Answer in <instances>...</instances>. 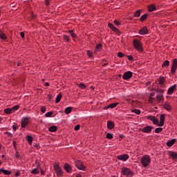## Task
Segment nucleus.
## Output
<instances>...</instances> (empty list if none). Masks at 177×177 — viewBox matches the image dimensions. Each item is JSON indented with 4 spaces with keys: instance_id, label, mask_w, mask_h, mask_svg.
Segmentation results:
<instances>
[{
    "instance_id": "1",
    "label": "nucleus",
    "mask_w": 177,
    "mask_h": 177,
    "mask_svg": "<svg viewBox=\"0 0 177 177\" xmlns=\"http://www.w3.org/2000/svg\"><path fill=\"white\" fill-rule=\"evenodd\" d=\"M140 162L144 168H147L149 165H150L151 162V158H150V156L149 155H144L140 159Z\"/></svg>"
},
{
    "instance_id": "2",
    "label": "nucleus",
    "mask_w": 177,
    "mask_h": 177,
    "mask_svg": "<svg viewBox=\"0 0 177 177\" xmlns=\"http://www.w3.org/2000/svg\"><path fill=\"white\" fill-rule=\"evenodd\" d=\"M133 46L136 50H138V52H143V46H142V43L140 41L138 40V39H134L133 40Z\"/></svg>"
},
{
    "instance_id": "3",
    "label": "nucleus",
    "mask_w": 177,
    "mask_h": 177,
    "mask_svg": "<svg viewBox=\"0 0 177 177\" xmlns=\"http://www.w3.org/2000/svg\"><path fill=\"white\" fill-rule=\"evenodd\" d=\"M53 167L57 176H63V170L62 169V167H60V165L59 164V162L55 163Z\"/></svg>"
},
{
    "instance_id": "4",
    "label": "nucleus",
    "mask_w": 177,
    "mask_h": 177,
    "mask_svg": "<svg viewBox=\"0 0 177 177\" xmlns=\"http://www.w3.org/2000/svg\"><path fill=\"white\" fill-rule=\"evenodd\" d=\"M122 174L124 176L127 177H132L133 175V172L131 171V169L128 167H122Z\"/></svg>"
},
{
    "instance_id": "5",
    "label": "nucleus",
    "mask_w": 177,
    "mask_h": 177,
    "mask_svg": "<svg viewBox=\"0 0 177 177\" xmlns=\"http://www.w3.org/2000/svg\"><path fill=\"white\" fill-rule=\"evenodd\" d=\"M20 109V106L19 105H15L14 106L11 108H7L4 109V113L6 114H12V113H15V111H17V110H19Z\"/></svg>"
},
{
    "instance_id": "6",
    "label": "nucleus",
    "mask_w": 177,
    "mask_h": 177,
    "mask_svg": "<svg viewBox=\"0 0 177 177\" xmlns=\"http://www.w3.org/2000/svg\"><path fill=\"white\" fill-rule=\"evenodd\" d=\"M30 120H31L30 117H24L21 121V128H26V127L30 124Z\"/></svg>"
},
{
    "instance_id": "7",
    "label": "nucleus",
    "mask_w": 177,
    "mask_h": 177,
    "mask_svg": "<svg viewBox=\"0 0 177 177\" xmlns=\"http://www.w3.org/2000/svg\"><path fill=\"white\" fill-rule=\"evenodd\" d=\"M176 69H177V59H174L172 61V66L171 68V73L172 75L176 73Z\"/></svg>"
},
{
    "instance_id": "8",
    "label": "nucleus",
    "mask_w": 177,
    "mask_h": 177,
    "mask_svg": "<svg viewBox=\"0 0 177 177\" xmlns=\"http://www.w3.org/2000/svg\"><path fill=\"white\" fill-rule=\"evenodd\" d=\"M147 120H149L150 121H151L154 125L158 126L159 121H158V119L156 118V116L148 115L147 116Z\"/></svg>"
},
{
    "instance_id": "9",
    "label": "nucleus",
    "mask_w": 177,
    "mask_h": 177,
    "mask_svg": "<svg viewBox=\"0 0 177 177\" xmlns=\"http://www.w3.org/2000/svg\"><path fill=\"white\" fill-rule=\"evenodd\" d=\"M108 26L109 27V28H111V30H112V31H113V32L118 34V35L121 34V31H120V29H118V28H115V26H114L113 24L109 23Z\"/></svg>"
},
{
    "instance_id": "10",
    "label": "nucleus",
    "mask_w": 177,
    "mask_h": 177,
    "mask_svg": "<svg viewBox=\"0 0 177 177\" xmlns=\"http://www.w3.org/2000/svg\"><path fill=\"white\" fill-rule=\"evenodd\" d=\"M129 159V155L128 154H122L118 156H117V160H119L120 161H127V160Z\"/></svg>"
},
{
    "instance_id": "11",
    "label": "nucleus",
    "mask_w": 177,
    "mask_h": 177,
    "mask_svg": "<svg viewBox=\"0 0 177 177\" xmlns=\"http://www.w3.org/2000/svg\"><path fill=\"white\" fill-rule=\"evenodd\" d=\"M132 75H133V73L131 72V71H127V72H125L123 75H122V78L123 80H129L131 78H132Z\"/></svg>"
},
{
    "instance_id": "12",
    "label": "nucleus",
    "mask_w": 177,
    "mask_h": 177,
    "mask_svg": "<svg viewBox=\"0 0 177 177\" xmlns=\"http://www.w3.org/2000/svg\"><path fill=\"white\" fill-rule=\"evenodd\" d=\"M151 131H153V127L151 126H147L140 129V131L143 132L144 133H150Z\"/></svg>"
},
{
    "instance_id": "13",
    "label": "nucleus",
    "mask_w": 177,
    "mask_h": 177,
    "mask_svg": "<svg viewBox=\"0 0 177 177\" xmlns=\"http://www.w3.org/2000/svg\"><path fill=\"white\" fill-rule=\"evenodd\" d=\"M75 166L78 169H80L81 171H84V169H85V166L84 165V163H82V162L80 160L76 161Z\"/></svg>"
},
{
    "instance_id": "14",
    "label": "nucleus",
    "mask_w": 177,
    "mask_h": 177,
    "mask_svg": "<svg viewBox=\"0 0 177 177\" xmlns=\"http://www.w3.org/2000/svg\"><path fill=\"white\" fill-rule=\"evenodd\" d=\"M138 34H140V35H146L147 34H149V28H147V26L142 27V28L138 31Z\"/></svg>"
},
{
    "instance_id": "15",
    "label": "nucleus",
    "mask_w": 177,
    "mask_h": 177,
    "mask_svg": "<svg viewBox=\"0 0 177 177\" xmlns=\"http://www.w3.org/2000/svg\"><path fill=\"white\" fill-rule=\"evenodd\" d=\"M160 122H158V127H164V122H165V114H161L160 116Z\"/></svg>"
},
{
    "instance_id": "16",
    "label": "nucleus",
    "mask_w": 177,
    "mask_h": 177,
    "mask_svg": "<svg viewBox=\"0 0 177 177\" xmlns=\"http://www.w3.org/2000/svg\"><path fill=\"white\" fill-rule=\"evenodd\" d=\"M163 109L167 111H171L172 110V105H171V103L165 102L163 104Z\"/></svg>"
},
{
    "instance_id": "17",
    "label": "nucleus",
    "mask_w": 177,
    "mask_h": 177,
    "mask_svg": "<svg viewBox=\"0 0 177 177\" xmlns=\"http://www.w3.org/2000/svg\"><path fill=\"white\" fill-rule=\"evenodd\" d=\"M102 49H103V44H99L95 46V48L94 50V53L95 55H97L99 52H102Z\"/></svg>"
},
{
    "instance_id": "18",
    "label": "nucleus",
    "mask_w": 177,
    "mask_h": 177,
    "mask_svg": "<svg viewBox=\"0 0 177 177\" xmlns=\"http://www.w3.org/2000/svg\"><path fill=\"white\" fill-rule=\"evenodd\" d=\"M176 87H177L176 84H174L173 86L169 87L167 91V95H172L174 93V91L176 89Z\"/></svg>"
},
{
    "instance_id": "19",
    "label": "nucleus",
    "mask_w": 177,
    "mask_h": 177,
    "mask_svg": "<svg viewBox=\"0 0 177 177\" xmlns=\"http://www.w3.org/2000/svg\"><path fill=\"white\" fill-rule=\"evenodd\" d=\"M64 169L65 171H66V172H68V174L71 173V166H70L68 163H65Z\"/></svg>"
},
{
    "instance_id": "20",
    "label": "nucleus",
    "mask_w": 177,
    "mask_h": 177,
    "mask_svg": "<svg viewBox=\"0 0 177 177\" xmlns=\"http://www.w3.org/2000/svg\"><path fill=\"white\" fill-rule=\"evenodd\" d=\"M175 142H176V139L173 138L170 141L167 142V146L168 147H172V146H174V145H175Z\"/></svg>"
},
{
    "instance_id": "21",
    "label": "nucleus",
    "mask_w": 177,
    "mask_h": 177,
    "mask_svg": "<svg viewBox=\"0 0 177 177\" xmlns=\"http://www.w3.org/2000/svg\"><path fill=\"white\" fill-rule=\"evenodd\" d=\"M114 127H115V124H114L113 122L108 121V122H107V128H108V129H114Z\"/></svg>"
},
{
    "instance_id": "22",
    "label": "nucleus",
    "mask_w": 177,
    "mask_h": 177,
    "mask_svg": "<svg viewBox=\"0 0 177 177\" xmlns=\"http://www.w3.org/2000/svg\"><path fill=\"white\" fill-rule=\"evenodd\" d=\"M0 172H2V174H3L4 175H11L12 174V171L9 170H6L3 168L0 169Z\"/></svg>"
},
{
    "instance_id": "23",
    "label": "nucleus",
    "mask_w": 177,
    "mask_h": 177,
    "mask_svg": "<svg viewBox=\"0 0 177 177\" xmlns=\"http://www.w3.org/2000/svg\"><path fill=\"white\" fill-rule=\"evenodd\" d=\"M0 38L5 41V39H8V36L2 30H0Z\"/></svg>"
},
{
    "instance_id": "24",
    "label": "nucleus",
    "mask_w": 177,
    "mask_h": 177,
    "mask_svg": "<svg viewBox=\"0 0 177 177\" xmlns=\"http://www.w3.org/2000/svg\"><path fill=\"white\" fill-rule=\"evenodd\" d=\"M156 5L154 4H151L148 6V10L149 12H154V10H156Z\"/></svg>"
},
{
    "instance_id": "25",
    "label": "nucleus",
    "mask_w": 177,
    "mask_h": 177,
    "mask_svg": "<svg viewBox=\"0 0 177 177\" xmlns=\"http://www.w3.org/2000/svg\"><path fill=\"white\" fill-rule=\"evenodd\" d=\"M158 82L159 85H163L164 82H165V77H160L159 79H158Z\"/></svg>"
},
{
    "instance_id": "26",
    "label": "nucleus",
    "mask_w": 177,
    "mask_h": 177,
    "mask_svg": "<svg viewBox=\"0 0 177 177\" xmlns=\"http://www.w3.org/2000/svg\"><path fill=\"white\" fill-rule=\"evenodd\" d=\"M156 99L158 100V102H156V103H160V102H162V100H164V95H158L156 96Z\"/></svg>"
},
{
    "instance_id": "27",
    "label": "nucleus",
    "mask_w": 177,
    "mask_h": 177,
    "mask_svg": "<svg viewBox=\"0 0 177 177\" xmlns=\"http://www.w3.org/2000/svg\"><path fill=\"white\" fill-rule=\"evenodd\" d=\"M63 38H64V41H65V42H70V41H71V38L70 37V36H68L67 35H64Z\"/></svg>"
},
{
    "instance_id": "28",
    "label": "nucleus",
    "mask_w": 177,
    "mask_h": 177,
    "mask_svg": "<svg viewBox=\"0 0 177 177\" xmlns=\"http://www.w3.org/2000/svg\"><path fill=\"white\" fill-rule=\"evenodd\" d=\"M68 32L71 34V37H72L73 39L77 38V35L74 32V30H68Z\"/></svg>"
},
{
    "instance_id": "29",
    "label": "nucleus",
    "mask_w": 177,
    "mask_h": 177,
    "mask_svg": "<svg viewBox=\"0 0 177 177\" xmlns=\"http://www.w3.org/2000/svg\"><path fill=\"white\" fill-rule=\"evenodd\" d=\"M62 93H59L56 97L55 103H59L60 100H62Z\"/></svg>"
},
{
    "instance_id": "30",
    "label": "nucleus",
    "mask_w": 177,
    "mask_h": 177,
    "mask_svg": "<svg viewBox=\"0 0 177 177\" xmlns=\"http://www.w3.org/2000/svg\"><path fill=\"white\" fill-rule=\"evenodd\" d=\"M48 131L50 132H56V131H57V127L51 126V127H49Z\"/></svg>"
},
{
    "instance_id": "31",
    "label": "nucleus",
    "mask_w": 177,
    "mask_h": 177,
    "mask_svg": "<svg viewBox=\"0 0 177 177\" xmlns=\"http://www.w3.org/2000/svg\"><path fill=\"white\" fill-rule=\"evenodd\" d=\"M169 157H171V158H172V160H177V153L175 152H171L169 154Z\"/></svg>"
},
{
    "instance_id": "32",
    "label": "nucleus",
    "mask_w": 177,
    "mask_h": 177,
    "mask_svg": "<svg viewBox=\"0 0 177 177\" xmlns=\"http://www.w3.org/2000/svg\"><path fill=\"white\" fill-rule=\"evenodd\" d=\"M26 140L29 143V145H32V137L31 136H26Z\"/></svg>"
},
{
    "instance_id": "33",
    "label": "nucleus",
    "mask_w": 177,
    "mask_h": 177,
    "mask_svg": "<svg viewBox=\"0 0 177 177\" xmlns=\"http://www.w3.org/2000/svg\"><path fill=\"white\" fill-rule=\"evenodd\" d=\"M142 10H138L136 11L133 15V17H140V13H142Z\"/></svg>"
},
{
    "instance_id": "34",
    "label": "nucleus",
    "mask_w": 177,
    "mask_h": 177,
    "mask_svg": "<svg viewBox=\"0 0 177 177\" xmlns=\"http://www.w3.org/2000/svg\"><path fill=\"white\" fill-rule=\"evenodd\" d=\"M169 66V61L166 60L163 62V64H162V68H165V67H168Z\"/></svg>"
},
{
    "instance_id": "35",
    "label": "nucleus",
    "mask_w": 177,
    "mask_h": 177,
    "mask_svg": "<svg viewBox=\"0 0 177 177\" xmlns=\"http://www.w3.org/2000/svg\"><path fill=\"white\" fill-rule=\"evenodd\" d=\"M118 106V102L112 103L108 106L109 109H115V106Z\"/></svg>"
},
{
    "instance_id": "36",
    "label": "nucleus",
    "mask_w": 177,
    "mask_h": 177,
    "mask_svg": "<svg viewBox=\"0 0 177 177\" xmlns=\"http://www.w3.org/2000/svg\"><path fill=\"white\" fill-rule=\"evenodd\" d=\"M71 111H73V109H72L71 106H68V107L65 109V113L66 114H70V113H71Z\"/></svg>"
},
{
    "instance_id": "37",
    "label": "nucleus",
    "mask_w": 177,
    "mask_h": 177,
    "mask_svg": "<svg viewBox=\"0 0 177 177\" xmlns=\"http://www.w3.org/2000/svg\"><path fill=\"white\" fill-rule=\"evenodd\" d=\"M77 86L80 88V89H86V85L83 83L77 84Z\"/></svg>"
},
{
    "instance_id": "38",
    "label": "nucleus",
    "mask_w": 177,
    "mask_h": 177,
    "mask_svg": "<svg viewBox=\"0 0 177 177\" xmlns=\"http://www.w3.org/2000/svg\"><path fill=\"white\" fill-rule=\"evenodd\" d=\"M31 174L32 175H38V174H39V170H38V169L35 168L33 170H32Z\"/></svg>"
},
{
    "instance_id": "39",
    "label": "nucleus",
    "mask_w": 177,
    "mask_h": 177,
    "mask_svg": "<svg viewBox=\"0 0 177 177\" xmlns=\"http://www.w3.org/2000/svg\"><path fill=\"white\" fill-rule=\"evenodd\" d=\"M147 14H145L141 16V17L140 18V21H145V20H146V19H147Z\"/></svg>"
},
{
    "instance_id": "40",
    "label": "nucleus",
    "mask_w": 177,
    "mask_h": 177,
    "mask_svg": "<svg viewBox=\"0 0 177 177\" xmlns=\"http://www.w3.org/2000/svg\"><path fill=\"white\" fill-rule=\"evenodd\" d=\"M86 55L88 56V57H93V53H92V51L90 50H86Z\"/></svg>"
},
{
    "instance_id": "41",
    "label": "nucleus",
    "mask_w": 177,
    "mask_h": 177,
    "mask_svg": "<svg viewBox=\"0 0 177 177\" xmlns=\"http://www.w3.org/2000/svg\"><path fill=\"white\" fill-rule=\"evenodd\" d=\"M131 113H135V114H137L138 115H139L141 111L139 109H132Z\"/></svg>"
},
{
    "instance_id": "42",
    "label": "nucleus",
    "mask_w": 177,
    "mask_h": 177,
    "mask_svg": "<svg viewBox=\"0 0 177 177\" xmlns=\"http://www.w3.org/2000/svg\"><path fill=\"white\" fill-rule=\"evenodd\" d=\"M52 115H53V111H49L45 114L46 118L52 117Z\"/></svg>"
},
{
    "instance_id": "43",
    "label": "nucleus",
    "mask_w": 177,
    "mask_h": 177,
    "mask_svg": "<svg viewBox=\"0 0 177 177\" xmlns=\"http://www.w3.org/2000/svg\"><path fill=\"white\" fill-rule=\"evenodd\" d=\"M160 132H162V128L161 127H158L155 129V133H160Z\"/></svg>"
},
{
    "instance_id": "44",
    "label": "nucleus",
    "mask_w": 177,
    "mask_h": 177,
    "mask_svg": "<svg viewBox=\"0 0 177 177\" xmlns=\"http://www.w3.org/2000/svg\"><path fill=\"white\" fill-rule=\"evenodd\" d=\"M149 103L156 104V102H154V98L153 97H149Z\"/></svg>"
},
{
    "instance_id": "45",
    "label": "nucleus",
    "mask_w": 177,
    "mask_h": 177,
    "mask_svg": "<svg viewBox=\"0 0 177 177\" xmlns=\"http://www.w3.org/2000/svg\"><path fill=\"white\" fill-rule=\"evenodd\" d=\"M40 111H41V113H45V112L46 111V106H41Z\"/></svg>"
},
{
    "instance_id": "46",
    "label": "nucleus",
    "mask_w": 177,
    "mask_h": 177,
    "mask_svg": "<svg viewBox=\"0 0 177 177\" xmlns=\"http://www.w3.org/2000/svg\"><path fill=\"white\" fill-rule=\"evenodd\" d=\"M106 139H113V134L110 133H106Z\"/></svg>"
},
{
    "instance_id": "47",
    "label": "nucleus",
    "mask_w": 177,
    "mask_h": 177,
    "mask_svg": "<svg viewBox=\"0 0 177 177\" xmlns=\"http://www.w3.org/2000/svg\"><path fill=\"white\" fill-rule=\"evenodd\" d=\"M4 134L8 136V138H12V136H13V135L9 131L5 132Z\"/></svg>"
},
{
    "instance_id": "48",
    "label": "nucleus",
    "mask_w": 177,
    "mask_h": 177,
    "mask_svg": "<svg viewBox=\"0 0 177 177\" xmlns=\"http://www.w3.org/2000/svg\"><path fill=\"white\" fill-rule=\"evenodd\" d=\"M113 23L115 26H117V27H118L119 26H121V23H120V21H118V20H114Z\"/></svg>"
},
{
    "instance_id": "49",
    "label": "nucleus",
    "mask_w": 177,
    "mask_h": 177,
    "mask_svg": "<svg viewBox=\"0 0 177 177\" xmlns=\"http://www.w3.org/2000/svg\"><path fill=\"white\" fill-rule=\"evenodd\" d=\"M118 57H124V53L119 52L118 53Z\"/></svg>"
},
{
    "instance_id": "50",
    "label": "nucleus",
    "mask_w": 177,
    "mask_h": 177,
    "mask_svg": "<svg viewBox=\"0 0 177 177\" xmlns=\"http://www.w3.org/2000/svg\"><path fill=\"white\" fill-rule=\"evenodd\" d=\"M50 4V0H45V5H46V6H48V5Z\"/></svg>"
},
{
    "instance_id": "51",
    "label": "nucleus",
    "mask_w": 177,
    "mask_h": 177,
    "mask_svg": "<svg viewBox=\"0 0 177 177\" xmlns=\"http://www.w3.org/2000/svg\"><path fill=\"white\" fill-rule=\"evenodd\" d=\"M80 126L77 125V126L75 127L74 129H75V131H80Z\"/></svg>"
},
{
    "instance_id": "52",
    "label": "nucleus",
    "mask_w": 177,
    "mask_h": 177,
    "mask_svg": "<svg viewBox=\"0 0 177 177\" xmlns=\"http://www.w3.org/2000/svg\"><path fill=\"white\" fill-rule=\"evenodd\" d=\"M15 157L16 158H20V154L19 153V152H16Z\"/></svg>"
},
{
    "instance_id": "53",
    "label": "nucleus",
    "mask_w": 177,
    "mask_h": 177,
    "mask_svg": "<svg viewBox=\"0 0 177 177\" xmlns=\"http://www.w3.org/2000/svg\"><path fill=\"white\" fill-rule=\"evenodd\" d=\"M12 145H13L14 148L16 149V146H17V143L16 142V141H13Z\"/></svg>"
},
{
    "instance_id": "54",
    "label": "nucleus",
    "mask_w": 177,
    "mask_h": 177,
    "mask_svg": "<svg viewBox=\"0 0 177 177\" xmlns=\"http://www.w3.org/2000/svg\"><path fill=\"white\" fill-rule=\"evenodd\" d=\"M20 175H21L20 171H17V172L15 173V176H16V177L20 176Z\"/></svg>"
},
{
    "instance_id": "55",
    "label": "nucleus",
    "mask_w": 177,
    "mask_h": 177,
    "mask_svg": "<svg viewBox=\"0 0 177 177\" xmlns=\"http://www.w3.org/2000/svg\"><path fill=\"white\" fill-rule=\"evenodd\" d=\"M127 59H129V60H133V57H132L131 55H129L127 56Z\"/></svg>"
},
{
    "instance_id": "56",
    "label": "nucleus",
    "mask_w": 177,
    "mask_h": 177,
    "mask_svg": "<svg viewBox=\"0 0 177 177\" xmlns=\"http://www.w3.org/2000/svg\"><path fill=\"white\" fill-rule=\"evenodd\" d=\"M158 92H159V93H164V90L163 89H158Z\"/></svg>"
},
{
    "instance_id": "57",
    "label": "nucleus",
    "mask_w": 177,
    "mask_h": 177,
    "mask_svg": "<svg viewBox=\"0 0 177 177\" xmlns=\"http://www.w3.org/2000/svg\"><path fill=\"white\" fill-rule=\"evenodd\" d=\"M1 158H2L4 161H6V156H5V155H2V156H1Z\"/></svg>"
},
{
    "instance_id": "58",
    "label": "nucleus",
    "mask_w": 177,
    "mask_h": 177,
    "mask_svg": "<svg viewBox=\"0 0 177 177\" xmlns=\"http://www.w3.org/2000/svg\"><path fill=\"white\" fill-rule=\"evenodd\" d=\"M41 175H45V171L41 169Z\"/></svg>"
},
{
    "instance_id": "59",
    "label": "nucleus",
    "mask_w": 177,
    "mask_h": 177,
    "mask_svg": "<svg viewBox=\"0 0 177 177\" xmlns=\"http://www.w3.org/2000/svg\"><path fill=\"white\" fill-rule=\"evenodd\" d=\"M21 38H24V32H21Z\"/></svg>"
},
{
    "instance_id": "60",
    "label": "nucleus",
    "mask_w": 177,
    "mask_h": 177,
    "mask_svg": "<svg viewBox=\"0 0 177 177\" xmlns=\"http://www.w3.org/2000/svg\"><path fill=\"white\" fill-rule=\"evenodd\" d=\"M153 96H154V93H151L150 97H153Z\"/></svg>"
},
{
    "instance_id": "61",
    "label": "nucleus",
    "mask_w": 177,
    "mask_h": 177,
    "mask_svg": "<svg viewBox=\"0 0 177 177\" xmlns=\"http://www.w3.org/2000/svg\"><path fill=\"white\" fill-rule=\"evenodd\" d=\"M48 99H52V95L49 94V95H48Z\"/></svg>"
},
{
    "instance_id": "62",
    "label": "nucleus",
    "mask_w": 177,
    "mask_h": 177,
    "mask_svg": "<svg viewBox=\"0 0 177 177\" xmlns=\"http://www.w3.org/2000/svg\"><path fill=\"white\" fill-rule=\"evenodd\" d=\"M44 86H49V83H48V82H46L45 84H44Z\"/></svg>"
},
{
    "instance_id": "63",
    "label": "nucleus",
    "mask_w": 177,
    "mask_h": 177,
    "mask_svg": "<svg viewBox=\"0 0 177 177\" xmlns=\"http://www.w3.org/2000/svg\"><path fill=\"white\" fill-rule=\"evenodd\" d=\"M107 64H109V63L106 62V63L103 64L102 66H103V67H105V66H107Z\"/></svg>"
},
{
    "instance_id": "64",
    "label": "nucleus",
    "mask_w": 177,
    "mask_h": 177,
    "mask_svg": "<svg viewBox=\"0 0 177 177\" xmlns=\"http://www.w3.org/2000/svg\"><path fill=\"white\" fill-rule=\"evenodd\" d=\"M76 177H82V176H81V174H77Z\"/></svg>"
}]
</instances>
